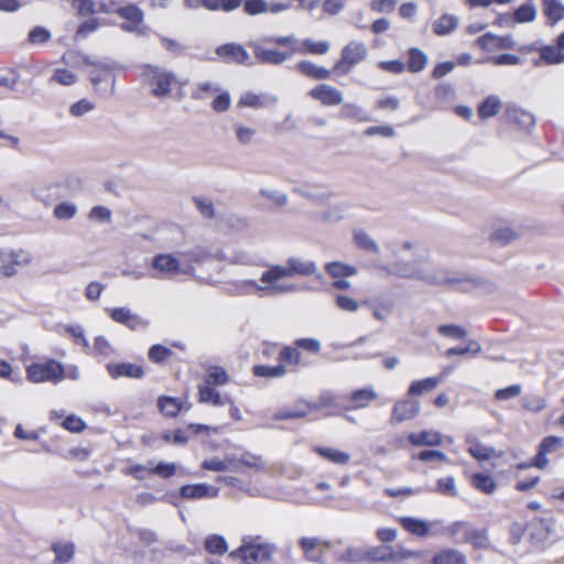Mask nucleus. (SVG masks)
<instances>
[{"mask_svg":"<svg viewBox=\"0 0 564 564\" xmlns=\"http://www.w3.org/2000/svg\"><path fill=\"white\" fill-rule=\"evenodd\" d=\"M354 240L358 248L378 254L380 248L377 242L362 229L354 231Z\"/></svg>","mask_w":564,"mask_h":564,"instance_id":"obj_46","label":"nucleus"},{"mask_svg":"<svg viewBox=\"0 0 564 564\" xmlns=\"http://www.w3.org/2000/svg\"><path fill=\"white\" fill-rule=\"evenodd\" d=\"M274 543L267 542L261 535H247L238 549L229 553L232 558H240L242 564H258L270 561L276 553Z\"/></svg>","mask_w":564,"mask_h":564,"instance_id":"obj_3","label":"nucleus"},{"mask_svg":"<svg viewBox=\"0 0 564 564\" xmlns=\"http://www.w3.org/2000/svg\"><path fill=\"white\" fill-rule=\"evenodd\" d=\"M299 545L305 560L317 563L323 560L325 550L332 549L333 543L317 536H303L300 539Z\"/></svg>","mask_w":564,"mask_h":564,"instance_id":"obj_13","label":"nucleus"},{"mask_svg":"<svg viewBox=\"0 0 564 564\" xmlns=\"http://www.w3.org/2000/svg\"><path fill=\"white\" fill-rule=\"evenodd\" d=\"M77 213V206L70 202H63L55 206L53 215L59 220L72 219Z\"/></svg>","mask_w":564,"mask_h":564,"instance_id":"obj_61","label":"nucleus"},{"mask_svg":"<svg viewBox=\"0 0 564 564\" xmlns=\"http://www.w3.org/2000/svg\"><path fill=\"white\" fill-rule=\"evenodd\" d=\"M373 317L378 321H386L393 307L391 300L387 301H373L371 303Z\"/></svg>","mask_w":564,"mask_h":564,"instance_id":"obj_64","label":"nucleus"},{"mask_svg":"<svg viewBox=\"0 0 564 564\" xmlns=\"http://www.w3.org/2000/svg\"><path fill=\"white\" fill-rule=\"evenodd\" d=\"M543 12L551 24L564 19V4L561 0H543Z\"/></svg>","mask_w":564,"mask_h":564,"instance_id":"obj_39","label":"nucleus"},{"mask_svg":"<svg viewBox=\"0 0 564 564\" xmlns=\"http://www.w3.org/2000/svg\"><path fill=\"white\" fill-rule=\"evenodd\" d=\"M162 552L158 549H147L135 551L133 554L134 564H159Z\"/></svg>","mask_w":564,"mask_h":564,"instance_id":"obj_51","label":"nucleus"},{"mask_svg":"<svg viewBox=\"0 0 564 564\" xmlns=\"http://www.w3.org/2000/svg\"><path fill=\"white\" fill-rule=\"evenodd\" d=\"M95 108L96 105L94 101L83 98L69 106V115L79 118L95 110Z\"/></svg>","mask_w":564,"mask_h":564,"instance_id":"obj_59","label":"nucleus"},{"mask_svg":"<svg viewBox=\"0 0 564 564\" xmlns=\"http://www.w3.org/2000/svg\"><path fill=\"white\" fill-rule=\"evenodd\" d=\"M432 564H467V558L463 552L447 547L434 554Z\"/></svg>","mask_w":564,"mask_h":564,"instance_id":"obj_30","label":"nucleus"},{"mask_svg":"<svg viewBox=\"0 0 564 564\" xmlns=\"http://www.w3.org/2000/svg\"><path fill=\"white\" fill-rule=\"evenodd\" d=\"M80 63L88 66L87 70L95 91L100 96H110L113 94L115 68L116 65L110 59H96L88 55L79 54Z\"/></svg>","mask_w":564,"mask_h":564,"instance_id":"obj_2","label":"nucleus"},{"mask_svg":"<svg viewBox=\"0 0 564 564\" xmlns=\"http://www.w3.org/2000/svg\"><path fill=\"white\" fill-rule=\"evenodd\" d=\"M310 403L312 412L323 411L326 416L335 415L341 410L337 395L330 391L322 392L316 401Z\"/></svg>","mask_w":564,"mask_h":564,"instance_id":"obj_23","label":"nucleus"},{"mask_svg":"<svg viewBox=\"0 0 564 564\" xmlns=\"http://www.w3.org/2000/svg\"><path fill=\"white\" fill-rule=\"evenodd\" d=\"M427 65V55L417 47L409 50V59L406 67L411 73H420Z\"/></svg>","mask_w":564,"mask_h":564,"instance_id":"obj_40","label":"nucleus"},{"mask_svg":"<svg viewBox=\"0 0 564 564\" xmlns=\"http://www.w3.org/2000/svg\"><path fill=\"white\" fill-rule=\"evenodd\" d=\"M340 117L355 120L357 122H368L371 120L369 112L361 106L347 102L340 109Z\"/></svg>","mask_w":564,"mask_h":564,"instance_id":"obj_35","label":"nucleus"},{"mask_svg":"<svg viewBox=\"0 0 564 564\" xmlns=\"http://www.w3.org/2000/svg\"><path fill=\"white\" fill-rule=\"evenodd\" d=\"M218 495L219 489L207 484H191L180 488V496L184 499L216 498Z\"/></svg>","mask_w":564,"mask_h":564,"instance_id":"obj_21","label":"nucleus"},{"mask_svg":"<svg viewBox=\"0 0 564 564\" xmlns=\"http://www.w3.org/2000/svg\"><path fill=\"white\" fill-rule=\"evenodd\" d=\"M235 134L237 141L242 145H248L252 142L256 130L251 127L245 126L242 123L235 124Z\"/></svg>","mask_w":564,"mask_h":564,"instance_id":"obj_63","label":"nucleus"},{"mask_svg":"<svg viewBox=\"0 0 564 564\" xmlns=\"http://www.w3.org/2000/svg\"><path fill=\"white\" fill-rule=\"evenodd\" d=\"M420 402L412 399L398 400L391 412L390 424L398 425L405 421L413 420L420 413Z\"/></svg>","mask_w":564,"mask_h":564,"instance_id":"obj_15","label":"nucleus"},{"mask_svg":"<svg viewBox=\"0 0 564 564\" xmlns=\"http://www.w3.org/2000/svg\"><path fill=\"white\" fill-rule=\"evenodd\" d=\"M204 382L214 387L225 386L229 382V376L224 368L213 366L207 369Z\"/></svg>","mask_w":564,"mask_h":564,"instance_id":"obj_49","label":"nucleus"},{"mask_svg":"<svg viewBox=\"0 0 564 564\" xmlns=\"http://www.w3.org/2000/svg\"><path fill=\"white\" fill-rule=\"evenodd\" d=\"M400 525L411 535L420 539L429 536H440L443 531V520H426L415 517H400L398 519Z\"/></svg>","mask_w":564,"mask_h":564,"instance_id":"obj_9","label":"nucleus"},{"mask_svg":"<svg viewBox=\"0 0 564 564\" xmlns=\"http://www.w3.org/2000/svg\"><path fill=\"white\" fill-rule=\"evenodd\" d=\"M427 259L426 252L419 256L415 262H397L392 265H384L382 269L390 275H397L406 279H420L429 283L445 284L455 281L447 271L431 273L420 267Z\"/></svg>","mask_w":564,"mask_h":564,"instance_id":"obj_1","label":"nucleus"},{"mask_svg":"<svg viewBox=\"0 0 564 564\" xmlns=\"http://www.w3.org/2000/svg\"><path fill=\"white\" fill-rule=\"evenodd\" d=\"M158 406L161 413L166 416L174 417L181 412L183 403L177 398L160 397L158 400Z\"/></svg>","mask_w":564,"mask_h":564,"instance_id":"obj_44","label":"nucleus"},{"mask_svg":"<svg viewBox=\"0 0 564 564\" xmlns=\"http://www.w3.org/2000/svg\"><path fill=\"white\" fill-rule=\"evenodd\" d=\"M153 270L152 278L155 279H173L180 274H192L194 268L192 265L184 267L178 258L172 253H159L151 261Z\"/></svg>","mask_w":564,"mask_h":564,"instance_id":"obj_6","label":"nucleus"},{"mask_svg":"<svg viewBox=\"0 0 564 564\" xmlns=\"http://www.w3.org/2000/svg\"><path fill=\"white\" fill-rule=\"evenodd\" d=\"M106 369L112 379L121 377L140 379L144 376V370L141 366L130 362L107 364Z\"/></svg>","mask_w":564,"mask_h":564,"instance_id":"obj_24","label":"nucleus"},{"mask_svg":"<svg viewBox=\"0 0 564 564\" xmlns=\"http://www.w3.org/2000/svg\"><path fill=\"white\" fill-rule=\"evenodd\" d=\"M216 54L225 63L252 65L250 54L238 43H227L216 48Z\"/></svg>","mask_w":564,"mask_h":564,"instance_id":"obj_16","label":"nucleus"},{"mask_svg":"<svg viewBox=\"0 0 564 564\" xmlns=\"http://www.w3.org/2000/svg\"><path fill=\"white\" fill-rule=\"evenodd\" d=\"M445 376L427 377L421 380L413 381L408 390L409 395H422L426 392H431L437 388V386L444 380Z\"/></svg>","mask_w":564,"mask_h":564,"instance_id":"obj_28","label":"nucleus"},{"mask_svg":"<svg viewBox=\"0 0 564 564\" xmlns=\"http://www.w3.org/2000/svg\"><path fill=\"white\" fill-rule=\"evenodd\" d=\"M107 311L113 322L126 325L132 330L143 329L149 326V322L145 318L133 314L129 307H115Z\"/></svg>","mask_w":564,"mask_h":564,"instance_id":"obj_18","label":"nucleus"},{"mask_svg":"<svg viewBox=\"0 0 564 564\" xmlns=\"http://www.w3.org/2000/svg\"><path fill=\"white\" fill-rule=\"evenodd\" d=\"M419 556V552L401 546L393 549L387 545H378L366 550V561L371 562H401Z\"/></svg>","mask_w":564,"mask_h":564,"instance_id":"obj_11","label":"nucleus"},{"mask_svg":"<svg viewBox=\"0 0 564 564\" xmlns=\"http://www.w3.org/2000/svg\"><path fill=\"white\" fill-rule=\"evenodd\" d=\"M531 536L543 542L553 532V523L550 519L535 518L530 522Z\"/></svg>","mask_w":564,"mask_h":564,"instance_id":"obj_34","label":"nucleus"},{"mask_svg":"<svg viewBox=\"0 0 564 564\" xmlns=\"http://www.w3.org/2000/svg\"><path fill=\"white\" fill-rule=\"evenodd\" d=\"M315 272L316 264L314 261L291 257L288 259L285 265H272L267 271L262 272L260 282H271L273 280H281L294 275L306 276L312 275Z\"/></svg>","mask_w":564,"mask_h":564,"instance_id":"obj_5","label":"nucleus"},{"mask_svg":"<svg viewBox=\"0 0 564 564\" xmlns=\"http://www.w3.org/2000/svg\"><path fill=\"white\" fill-rule=\"evenodd\" d=\"M437 330L442 336L452 339H463L467 336V330L464 327L455 324L440 325Z\"/></svg>","mask_w":564,"mask_h":564,"instance_id":"obj_62","label":"nucleus"},{"mask_svg":"<svg viewBox=\"0 0 564 564\" xmlns=\"http://www.w3.org/2000/svg\"><path fill=\"white\" fill-rule=\"evenodd\" d=\"M248 46L252 50L257 62L261 64L281 65L291 57L289 53L267 48L262 42H249Z\"/></svg>","mask_w":564,"mask_h":564,"instance_id":"obj_17","label":"nucleus"},{"mask_svg":"<svg viewBox=\"0 0 564 564\" xmlns=\"http://www.w3.org/2000/svg\"><path fill=\"white\" fill-rule=\"evenodd\" d=\"M141 77L150 93L155 98L160 99L171 94L172 85L176 80L172 72L155 65H144L142 67Z\"/></svg>","mask_w":564,"mask_h":564,"instance_id":"obj_4","label":"nucleus"},{"mask_svg":"<svg viewBox=\"0 0 564 564\" xmlns=\"http://www.w3.org/2000/svg\"><path fill=\"white\" fill-rule=\"evenodd\" d=\"M61 375V362L53 358L33 361L25 367L26 379L32 383L56 384Z\"/></svg>","mask_w":564,"mask_h":564,"instance_id":"obj_7","label":"nucleus"},{"mask_svg":"<svg viewBox=\"0 0 564 564\" xmlns=\"http://www.w3.org/2000/svg\"><path fill=\"white\" fill-rule=\"evenodd\" d=\"M536 8L532 2H525L513 12V21L517 23H529L536 19Z\"/></svg>","mask_w":564,"mask_h":564,"instance_id":"obj_47","label":"nucleus"},{"mask_svg":"<svg viewBox=\"0 0 564 564\" xmlns=\"http://www.w3.org/2000/svg\"><path fill=\"white\" fill-rule=\"evenodd\" d=\"M205 550L210 554L223 555L228 551V544L223 535L210 534L204 542Z\"/></svg>","mask_w":564,"mask_h":564,"instance_id":"obj_45","label":"nucleus"},{"mask_svg":"<svg viewBox=\"0 0 564 564\" xmlns=\"http://www.w3.org/2000/svg\"><path fill=\"white\" fill-rule=\"evenodd\" d=\"M279 98L268 94H256L253 91L243 93L238 101L239 107H249L252 109L267 108L278 104Z\"/></svg>","mask_w":564,"mask_h":564,"instance_id":"obj_22","label":"nucleus"},{"mask_svg":"<svg viewBox=\"0 0 564 564\" xmlns=\"http://www.w3.org/2000/svg\"><path fill=\"white\" fill-rule=\"evenodd\" d=\"M312 413L310 401L301 400L295 403L294 408L279 411L273 419L278 421L305 417Z\"/></svg>","mask_w":564,"mask_h":564,"instance_id":"obj_29","label":"nucleus"},{"mask_svg":"<svg viewBox=\"0 0 564 564\" xmlns=\"http://www.w3.org/2000/svg\"><path fill=\"white\" fill-rule=\"evenodd\" d=\"M326 271L334 279L352 276L357 274V269L354 265L338 261L327 263Z\"/></svg>","mask_w":564,"mask_h":564,"instance_id":"obj_48","label":"nucleus"},{"mask_svg":"<svg viewBox=\"0 0 564 564\" xmlns=\"http://www.w3.org/2000/svg\"><path fill=\"white\" fill-rule=\"evenodd\" d=\"M236 462V468L239 469L240 466H245L248 468H251L256 471H264L265 470V463L262 459L261 456L251 454V453H243L238 458L235 459Z\"/></svg>","mask_w":564,"mask_h":564,"instance_id":"obj_43","label":"nucleus"},{"mask_svg":"<svg viewBox=\"0 0 564 564\" xmlns=\"http://www.w3.org/2000/svg\"><path fill=\"white\" fill-rule=\"evenodd\" d=\"M335 557L344 563H360L366 561V550L361 546H348L343 552H336Z\"/></svg>","mask_w":564,"mask_h":564,"instance_id":"obj_42","label":"nucleus"},{"mask_svg":"<svg viewBox=\"0 0 564 564\" xmlns=\"http://www.w3.org/2000/svg\"><path fill=\"white\" fill-rule=\"evenodd\" d=\"M368 56V48L361 41H350L341 50L340 58L334 65L333 72L347 75Z\"/></svg>","mask_w":564,"mask_h":564,"instance_id":"obj_8","label":"nucleus"},{"mask_svg":"<svg viewBox=\"0 0 564 564\" xmlns=\"http://www.w3.org/2000/svg\"><path fill=\"white\" fill-rule=\"evenodd\" d=\"M471 485L487 494V495H490L492 494L496 488H497V484L495 481V479L490 476V475H487V474H475L473 477H471Z\"/></svg>","mask_w":564,"mask_h":564,"instance_id":"obj_52","label":"nucleus"},{"mask_svg":"<svg viewBox=\"0 0 564 564\" xmlns=\"http://www.w3.org/2000/svg\"><path fill=\"white\" fill-rule=\"evenodd\" d=\"M78 77L75 73L66 68H56L54 69L50 83H55L62 86H72L76 84Z\"/></svg>","mask_w":564,"mask_h":564,"instance_id":"obj_55","label":"nucleus"},{"mask_svg":"<svg viewBox=\"0 0 564 564\" xmlns=\"http://www.w3.org/2000/svg\"><path fill=\"white\" fill-rule=\"evenodd\" d=\"M469 447H468V453L476 459L478 460H487L489 459L494 453H495V449L492 447H489V446H486L484 444H481L480 442H474V441H469Z\"/></svg>","mask_w":564,"mask_h":564,"instance_id":"obj_58","label":"nucleus"},{"mask_svg":"<svg viewBox=\"0 0 564 564\" xmlns=\"http://www.w3.org/2000/svg\"><path fill=\"white\" fill-rule=\"evenodd\" d=\"M198 400L200 403L224 406L229 402V395H221L216 387L204 382L198 387Z\"/></svg>","mask_w":564,"mask_h":564,"instance_id":"obj_25","label":"nucleus"},{"mask_svg":"<svg viewBox=\"0 0 564 564\" xmlns=\"http://www.w3.org/2000/svg\"><path fill=\"white\" fill-rule=\"evenodd\" d=\"M126 22L121 24V29L126 32L135 33L145 36L149 33V28L143 24L144 13L135 4L120 7L113 10Z\"/></svg>","mask_w":564,"mask_h":564,"instance_id":"obj_12","label":"nucleus"},{"mask_svg":"<svg viewBox=\"0 0 564 564\" xmlns=\"http://www.w3.org/2000/svg\"><path fill=\"white\" fill-rule=\"evenodd\" d=\"M313 451L336 465H347L350 460V455L348 453L333 447L315 446Z\"/></svg>","mask_w":564,"mask_h":564,"instance_id":"obj_33","label":"nucleus"},{"mask_svg":"<svg viewBox=\"0 0 564 564\" xmlns=\"http://www.w3.org/2000/svg\"><path fill=\"white\" fill-rule=\"evenodd\" d=\"M502 107L501 100L496 95L488 96L478 107V116L488 119L496 116Z\"/></svg>","mask_w":564,"mask_h":564,"instance_id":"obj_38","label":"nucleus"},{"mask_svg":"<svg viewBox=\"0 0 564 564\" xmlns=\"http://www.w3.org/2000/svg\"><path fill=\"white\" fill-rule=\"evenodd\" d=\"M253 373L257 377L281 378L286 375V368L283 364L275 366L259 365L253 368Z\"/></svg>","mask_w":564,"mask_h":564,"instance_id":"obj_53","label":"nucleus"},{"mask_svg":"<svg viewBox=\"0 0 564 564\" xmlns=\"http://www.w3.org/2000/svg\"><path fill=\"white\" fill-rule=\"evenodd\" d=\"M52 39V33L48 29L36 25L32 28L28 34V43L36 46L47 43Z\"/></svg>","mask_w":564,"mask_h":564,"instance_id":"obj_57","label":"nucleus"},{"mask_svg":"<svg viewBox=\"0 0 564 564\" xmlns=\"http://www.w3.org/2000/svg\"><path fill=\"white\" fill-rule=\"evenodd\" d=\"M507 119L521 129H530L535 124L534 116L517 106H508L506 109Z\"/></svg>","mask_w":564,"mask_h":564,"instance_id":"obj_26","label":"nucleus"},{"mask_svg":"<svg viewBox=\"0 0 564 564\" xmlns=\"http://www.w3.org/2000/svg\"><path fill=\"white\" fill-rule=\"evenodd\" d=\"M458 25V19L451 14H443L433 23V31L440 36L452 33Z\"/></svg>","mask_w":564,"mask_h":564,"instance_id":"obj_41","label":"nucleus"},{"mask_svg":"<svg viewBox=\"0 0 564 564\" xmlns=\"http://www.w3.org/2000/svg\"><path fill=\"white\" fill-rule=\"evenodd\" d=\"M408 438L414 446H438L443 441L442 434L434 430L413 432Z\"/></svg>","mask_w":564,"mask_h":564,"instance_id":"obj_27","label":"nucleus"},{"mask_svg":"<svg viewBox=\"0 0 564 564\" xmlns=\"http://www.w3.org/2000/svg\"><path fill=\"white\" fill-rule=\"evenodd\" d=\"M90 354L96 357L107 358V357L116 356L117 351L111 346V344L107 340L106 337L97 336L94 339V345L91 347Z\"/></svg>","mask_w":564,"mask_h":564,"instance_id":"obj_50","label":"nucleus"},{"mask_svg":"<svg viewBox=\"0 0 564 564\" xmlns=\"http://www.w3.org/2000/svg\"><path fill=\"white\" fill-rule=\"evenodd\" d=\"M308 95L324 106H337L343 102V93L327 84H321L310 90Z\"/></svg>","mask_w":564,"mask_h":564,"instance_id":"obj_20","label":"nucleus"},{"mask_svg":"<svg viewBox=\"0 0 564 564\" xmlns=\"http://www.w3.org/2000/svg\"><path fill=\"white\" fill-rule=\"evenodd\" d=\"M278 281L279 280H273L271 282H261L259 284L254 280H241L236 284V290L238 294L262 293L264 295H278L299 290L295 284H280Z\"/></svg>","mask_w":564,"mask_h":564,"instance_id":"obj_10","label":"nucleus"},{"mask_svg":"<svg viewBox=\"0 0 564 564\" xmlns=\"http://www.w3.org/2000/svg\"><path fill=\"white\" fill-rule=\"evenodd\" d=\"M1 258V272L6 276H12L17 273L18 268H22L28 265L32 257L31 254L23 250H4L0 254Z\"/></svg>","mask_w":564,"mask_h":564,"instance_id":"obj_14","label":"nucleus"},{"mask_svg":"<svg viewBox=\"0 0 564 564\" xmlns=\"http://www.w3.org/2000/svg\"><path fill=\"white\" fill-rule=\"evenodd\" d=\"M541 59L546 64H560L564 62V52H562L560 45L556 43L555 46L547 45L540 48Z\"/></svg>","mask_w":564,"mask_h":564,"instance_id":"obj_54","label":"nucleus"},{"mask_svg":"<svg viewBox=\"0 0 564 564\" xmlns=\"http://www.w3.org/2000/svg\"><path fill=\"white\" fill-rule=\"evenodd\" d=\"M51 549L55 554V563L57 564L70 562L75 554V544L70 541H54Z\"/></svg>","mask_w":564,"mask_h":564,"instance_id":"obj_32","label":"nucleus"},{"mask_svg":"<svg viewBox=\"0 0 564 564\" xmlns=\"http://www.w3.org/2000/svg\"><path fill=\"white\" fill-rule=\"evenodd\" d=\"M377 398L378 394L372 388L355 390L349 395V401L351 403L349 409L358 410L367 408Z\"/></svg>","mask_w":564,"mask_h":564,"instance_id":"obj_31","label":"nucleus"},{"mask_svg":"<svg viewBox=\"0 0 564 564\" xmlns=\"http://www.w3.org/2000/svg\"><path fill=\"white\" fill-rule=\"evenodd\" d=\"M477 44L487 52H495L500 50H513L516 41L512 35H496L486 33L477 39Z\"/></svg>","mask_w":564,"mask_h":564,"instance_id":"obj_19","label":"nucleus"},{"mask_svg":"<svg viewBox=\"0 0 564 564\" xmlns=\"http://www.w3.org/2000/svg\"><path fill=\"white\" fill-rule=\"evenodd\" d=\"M518 234L510 227H499L490 236V239L500 245H507L517 239Z\"/></svg>","mask_w":564,"mask_h":564,"instance_id":"obj_60","label":"nucleus"},{"mask_svg":"<svg viewBox=\"0 0 564 564\" xmlns=\"http://www.w3.org/2000/svg\"><path fill=\"white\" fill-rule=\"evenodd\" d=\"M462 543H470L476 549H488L489 538L487 531L484 529H476L470 525L469 530L466 531L465 539L460 540Z\"/></svg>","mask_w":564,"mask_h":564,"instance_id":"obj_36","label":"nucleus"},{"mask_svg":"<svg viewBox=\"0 0 564 564\" xmlns=\"http://www.w3.org/2000/svg\"><path fill=\"white\" fill-rule=\"evenodd\" d=\"M470 524L464 521H456L451 523L449 525H445L443 523L442 535H449L451 538L456 539L458 542H462V539H465L466 531H468Z\"/></svg>","mask_w":564,"mask_h":564,"instance_id":"obj_56","label":"nucleus"},{"mask_svg":"<svg viewBox=\"0 0 564 564\" xmlns=\"http://www.w3.org/2000/svg\"><path fill=\"white\" fill-rule=\"evenodd\" d=\"M296 68L302 72L304 75L315 78V79H327L332 75V70L317 66L316 64L310 61H302L296 65Z\"/></svg>","mask_w":564,"mask_h":564,"instance_id":"obj_37","label":"nucleus"}]
</instances>
